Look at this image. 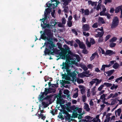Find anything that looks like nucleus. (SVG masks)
Returning a JSON list of instances; mask_svg holds the SVG:
<instances>
[{"instance_id": "52", "label": "nucleus", "mask_w": 122, "mask_h": 122, "mask_svg": "<svg viewBox=\"0 0 122 122\" xmlns=\"http://www.w3.org/2000/svg\"><path fill=\"white\" fill-rule=\"evenodd\" d=\"M49 88L50 91V93L53 92H54L56 91V90L54 89L51 88Z\"/></svg>"}, {"instance_id": "25", "label": "nucleus", "mask_w": 122, "mask_h": 122, "mask_svg": "<svg viewBox=\"0 0 122 122\" xmlns=\"http://www.w3.org/2000/svg\"><path fill=\"white\" fill-rule=\"evenodd\" d=\"M38 117H39V118L41 117V119L44 120L46 118V117L45 116L43 115V114H38Z\"/></svg>"}, {"instance_id": "36", "label": "nucleus", "mask_w": 122, "mask_h": 122, "mask_svg": "<svg viewBox=\"0 0 122 122\" xmlns=\"http://www.w3.org/2000/svg\"><path fill=\"white\" fill-rule=\"evenodd\" d=\"M83 50L82 51V53L84 54H87L88 53V51L86 48L83 49Z\"/></svg>"}, {"instance_id": "19", "label": "nucleus", "mask_w": 122, "mask_h": 122, "mask_svg": "<svg viewBox=\"0 0 122 122\" xmlns=\"http://www.w3.org/2000/svg\"><path fill=\"white\" fill-rule=\"evenodd\" d=\"M112 51L110 50H107L106 51L105 55H112Z\"/></svg>"}, {"instance_id": "58", "label": "nucleus", "mask_w": 122, "mask_h": 122, "mask_svg": "<svg viewBox=\"0 0 122 122\" xmlns=\"http://www.w3.org/2000/svg\"><path fill=\"white\" fill-rule=\"evenodd\" d=\"M92 27L93 28H97L98 27V25L97 23H94L92 26Z\"/></svg>"}, {"instance_id": "63", "label": "nucleus", "mask_w": 122, "mask_h": 122, "mask_svg": "<svg viewBox=\"0 0 122 122\" xmlns=\"http://www.w3.org/2000/svg\"><path fill=\"white\" fill-rule=\"evenodd\" d=\"M46 11L47 15H49V14L50 13V9L48 8L46 9Z\"/></svg>"}, {"instance_id": "45", "label": "nucleus", "mask_w": 122, "mask_h": 122, "mask_svg": "<svg viewBox=\"0 0 122 122\" xmlns=\"http://www.w3.org/2000/svg\"><path fill=\"white\" fill-rule=\"evenodd\" d=\"M104 84H103L101 85L98 88V90L99 91H101L103 88L104 87Z\"/></svg>"}, {"instance_id": "37", "label": "nucleus", "mask_w": 122, "mask_h": 122, "mask_svg": "<svg viewBox=\"0 0 122 122\" xmlns=\"http://www.w3.org/2000/svg\"><path fill=\"white\" fill-rule=\"evenodd\" d=\"M67 24L69 27H71L72 25V23L71 21H69L67 23Z\"/></svg>"}, {"instance_id": "22", "label": "nucleus", "mask_w": 122, "mask_h": 122, "mask_svg": "<svg viewBox=\"0 0 122 122\" xmlns=\"http://www.w3.org/2000/svg\"><path fill=\"white\" fill-rule=\"evenodd\" d=\"M92 117H91L90 116L88 115L84 117V118L86 120L87 119V120H89V121H90V120H91V121L94 119H93V120H92Z\"/></svg>"}, {"instance_id": "48", "label": "nucleus", "mask_w": 122, "mask_h": 122, "mask_svg": "<svg viewBox=\"0 0 122 122\" xmlns=\"http://www.w3.org/2000/svg\"><path fill=\"white\" fill-rule=\"evenodd\" d=\"M71 31L73 33L75 34L76 35H78V33L75 29H71Z\"/></svg>"}, {"instance_id": "41", "label": "nucleus", "mask_w": 122, "mask_h": 122, "mask_svg": "<svg viewBox=\"0 0 122 122\" xmlns=\"http://www.w3.org/2000/svg\"><path fill=\"white\" fill-rule=\"evenodd\" d=\"M116 45V43L113 42L110 43L109 44V46L111 48L114 47Z\"/></svg>"}, {"instance_id": "23", "label": "nucleus", "mask_w": 122, "mask_h": 122, "mask_svg": "<svg viewBox=\"0 0 122 122\" xmlns=\"http://www.w3.org/2000/svg\"><path fill=\"white\" fill-rule=\"evenodd\" d=\"M119 65V64L117 63H115L113 66V67L115 69H117Z\"/></svg>"}, {"instance_id": "5", "label": "nucleus", "mask_w": 122, "mask_h": 122, "mask_svg": "<svg viewBox=\"0 0 122 122\" xmlns=\"http://www.w3.org/2000/svg\"><path fill=\"white\" fill-rule=\"evenodd\" d=\"M51 50H49L46 47V48L45 50L44 51V53L45 55H49L50 54L51 55H53V51H51Z\"/></svg>"}, {"instance_id": "60", "label": "nucleus", "mask_w": 122, "mask_h": 122, "mask_svg": "<svg viewBox=\"0 0 122 122\" xmlns=\"http://www.w3.org/2000/svg\"><path fill=\"white\" fill-rule=\"evenodd\" d=\"M103 40L102 37H99L98 40V42H101L103 41Z\"/></svg>"}, {"instance_id": "9", "label": "nucleus", "mask_w": 122, "mask_h": 122, "mask_svg": "<svg viewBox=\"0 0 122 122\" xmlns=\"http://www.w3.org/2000/svg\"><path fill=\"white\" fill-rule=\"evenodd\" d=\"M104 34V32L103 31H102L101 32H98L97 34L95 35V36L96 37H102Z\"/></svg>"}, {"instance_id": "15", "label": "nucleus", "mask_w": 122, "mask_h": 122, "mask_svg": "<svg viewBox=\"0 0 122 122\" xmlns=\"http://www.w3.org/2000/svg\"><path fill=\"white\" fill-rule=\"evenodd\" d=\"M114 70H112L110 71H109L107 72H106L105 73L107 74V76H109L112 74L114 71Z\"/></svg>"}, {"instance_id": "1", "label": "nucleus", "mask_w": 122, "mask_h": 122, "mask_svg": "<svg viewBox=\"0 0 122 122\" xmlns=\"http://www.w3.org/2000/svg\"><path fill=\"white\" fill-rule=\"evenodd\" d=\"M64 48H62L61 49V51L59 53V55L61 57V59H66L65 62H63L61 66H62L61 69H66L68 75L71 73V71L69 69V67L71 66L72 64L71 62L69 60H67L68 58L70 55L73 56V53L70 50L69 47L66 45H64Z\"/></svg>"}, {"instance_id": "32", "label": "nucleus", "mask_w": 122, "mask_h": 122, "mask_svg": "<svg viewBox=\"0 0 122 122\" xmlns=\"http://www.w3.org/2000/svg\"><path fill=\"white\" fill-rule=\"evenodd\" d=\"M94 80H95V79H92V81L90 82L89 83L91 86H92L93 84L96 82V81Z\"/></svg>"}, {"instance_id": "34", "label": "nucleus", "mask_w": 122, "mask_h": 122, "mask_svg": "<svg viewBox=\"0 0 122 122\" xmlns=\"http://www.w3.org/2000/svg\"><path fill=\"white\" fill-rule=\"evenodd\" d=\"M117 39V38L115 37H113L109 41L110 42H115Z\"/></svg>"}, {"instance_id": "47", "label": "nucleus", "mask_w": 122, "mask_h": 122, "mask_svg": "<svg viewBox=\"0 0 122 122\" xmlns=\"http://www.w3.org/2000/svg\"><path fill=\"white\" fill-rule=\"evenodd\" d=\"M80 17V16L78 17L77 16V15L76 14L73 15V17H74L75 20H78L79 19V18Z\"/></svg>"}, {"instance_id": "62", "label": "nucleus", "mask_w": 122, "mask_h": 122, "mask_svg": "<svg viewBox=\"0 0 122 122\" xmlns=\"http://www.w3.org/2000/svg\"><path fill=\"white\" fill-rule=\"evenodd\" d=\"M105 67L104 65H103L102 66V68L101 69V70L102 71H104L105 70Z\"/></svg>"}, {"instance_id": "20", "label": "nucleus", "mask_w": 122, "mask_h": 122, "mask_svg": "<svg viewBox=\"0 0 122 122\" xmlns=\"http://www.w3.org/2000/svg\"><path fill=\"white\" fill-rule=\"evenodd\" d=\"M80 48L82 49L86 48V46L85 44H83L82 42H81L80 44L79 45Z\"/></svg>"}, {"instance_id": "21", "label": "nucleus", "mask_w": 122, "mask_h": 122, "mask_svg": "<svg viewBox=\"0 0 122 122\" xmlns=\"http://www.w3.org/2000/svg\"><path fill=\"white\" fill-rule=\"evenodd\" d=\"M84 108L87 111H89L90 110V108L89 107V106L87 103H85V104Z\"/></svg>"}, {"instance_id": "18", "label": "nucleus", "mask_w": 122, "mask_h": 122, "mask_svg": "<svg viewBox=\"0 0 122 122\" xmlns=\"http://www.w3.org/2000/svg\"><path fill=\"white\" fill-rule=\"evenodd\" d=\"M52 95H50L49 96H47L45 98V99L49 101H51V98L52 97Z\"/></svg>"}, {"instance_id": "28", "label": "nucleus", "mask_w": 122, "mask_h": 122, "mask_svg": "<svg viewBox=\"0 0 122 122\" xmlns=\"http://www.w3.org/2000/svg\"><path fill=\"white\" fill-rule=\"evenodd\" d=\"M104 86H106L107 87H110L112 86V84L111 83L107 82H105L104 83Z\"/></svg>"}, {"instance_id": "57", "label": "nucleus", "mask_w": 122, "mask_h": 122, "mask_svg": "<svg viewBox=\"0 0 122 122\" xmlns=\"http://www.w3.org/2000/svg\"><path fill=\"white\" fill-rule=\"evenodd\" d=\"M85 90L84 88H82L81 89V93L82 94H83L85 93Z\"/></svg>"}, {"instance_id": "54", "label": "nucleus", "mask_w": 122, "mask_h": 122, "mask_svg": "<svg viewBox=\"0 0 122 122\" xmlns=\"http://www.w3.org/2000/svg\"><path fill=\"white\" fill-rule=\"evenodd\" d=\"M111 36V35H107L105 39V41H107L110 38Z\"/></svg>"}, {"instance_id": "49", "label": "nucleus", "mask_w": 122, "mask_h": 122, "mask_svg": "<svg viewBox=\"0 0 122 122\" xmlns=\"http://www.w3.org/2000/svg\"><path fill=\"white\" fill-rule=\"evenodd\" d=\"M42 104L44 108H46L48 107V105L46 104L45 102L42 101Z\"/></svg>"}, {"instance_id": "10", "label": "nucleus", "mask_w": 122, "mask_h": 122, "mask_svg": "<svg viewBox=\"0 0 122 122\" xmlns=\"http://www.w3.org/2000/svg\"><path fill=\"white\" fill-rule=\"evenodd\" d=\"M41 95H40L39 96V99L40 101L42 102L45 99V97L44 96L45 95L43 93H41Z\"/></svg>"}, {"instance_id": "44", "label": "nucleus", "mask_w": 122, "mask_h": 122, "mask_svg": "<svg viewBox=\"0 0 122 122\" xmlns=\"http://www.w3.org/2000/svg\"><path fill=\"white\" fill-rule=\"evenodd\" d=\"M61 21L63 24L65 25L66 24V20L64 17H63Z\"/></svg>"}, {"instance_id": "35", "label": "nucleus", "mask_w": 122, "mask_h": 122, "mask_svg": "<svg viewBox=\"0 0 122 122\" xmlns=\"http://www.w3.org/2000/svg\"><path fill=\"white\" fill-rule=\"evenodd\" d=\"M90 42L92 45L95 43V40L92 38H90Z\"/></svg>"}, {"instance_id": "38", "label": "nucleus", "mask_w": 122, "mask_h": 122, "mask_svg": "<svg viewBox=\"0 0 122 122\" xmlns=\"http://www.w3.org/2000/svg\"><path fill=\"white\" fill-rule=\"evenodd\" d=\"M78 114L77 112H73V113L72 116L74 118H76L77 117Z\"/></svg>"}, {"instance_id": "43", "label": "nucleus", "mask_w": 122, "mask_h": 122, "mask_svg": "<svg viewBox=\"0 0 122 122\" xmlns=\"http://www.w3.org/2000/svg\"><path fill=\"white\" fill-rule=\"evenodd\" d=\"M86 43L88 47L89 48L91 47V44L90 42H89L87 40L86 41Z\"/></svg>"}, {"instance_id": "27", "label": "nucleus", "mask_w": 122, "mask_h": 122, "mask_svg": "<svg viewBox=\"0 0 122 122\" xmlns=\"http://www.w3.org/2000/svg\"><path fill=\"white\" fill-rule=\"evenodd\" d=\"M65 42L67 44H70L71 46H73V41H65Z\"/></svg>"}, {"instance_id": "11", "label": "nucleus", "mask_w": 122, "mask_h": 122, "mask_svg": "<svg viewBox=\"0 0 122 122\" xmlns=\"http://www.w3.org/2000/svg\"><path fill=\"white\" fill-rule=\"evenodd\" d=\"M44 92H41V93H43L44 94L45 96H46L48 94L50 93V92L49 88H45Z\"/></svg>"}, {"instance_id": "59", "label": "nucleus", "mask_w": 122, "mask_h": 122, "mask_svg": "<svg viewBox=\"0 0 122 122\" xmlns=\"http://www.w3.org/2000/svg\"><path fill=\"white\" fill-rule=\"evenodd\" d=\"M100 2L99 4L97 5V8H96V10H98L99 9L101 8V4L100 5Z\"/></svg>"}, {"instance_id": "2", "label": "nucleus", "mask_w": 122, "mask_h": 122, "mask_svg": "<svg viewBox=\"0 0 122 122\" xmlns=\"http://www.w3.org/2000/svg\"><path fill=\"white\" fill-rule=\"evenodd\" d=\"M52 36L50 30L49 29H46L40 37L41 39L48 41L45 43V44L46 45L47 48L51 51H53L54 49L53 47L54 46V45L52 41Z\"/></svg>"}, {"instance_id": "4", "label": "nucleus", "mask_w": 122, "mask_h": 122, "mask_svg": "<svg viewBox=\"0 0 122 122\" xmlns=\"http://www.w3.org/2000/svg\"><path fill=\"white\" fill-rule=\"evenodd\" d=\"M119 23V20L117 16H115L113 20L112 24L111 26L112 29L114 28L118 25Z\"/></svg>"}, {"instance_id": "40", "label": "nucleus", "mask_w": 122, "mask_h": 122, "mask_svg": "<svg viewBox=\"0 0 122 122\" xmlns=\"http://www.w3.org/2000/svg\"><path fill=\"white\" fill-rule=\"evenodd\" d=\"M71 117V116L70 115L69 113H68V114L66 115V116H65L66 120H70V119Z\"/></svg>"}, {"instance_id": "17", "label": "nucleus", "mask_w": 122, "mask_h": 122, "mask_svg": "<svg viewBox=\"0 0 122 122\" xmlns=\"http://www.w3.org/2000/svg\"><path fill=\"white\" fill-rule=\"evenodd\" d=\"M117 98H115V99H111V100H112V101L111 102V105H113L115 104L116 103H117Z\"/></svg>"}, {"instance_id": "8", "label": "nucleus", "mask_w": 122, "mask_h": 122, "mask_svg": "<svg viewBox=\"0 0 122 122\" xmlns=\"http://www.w3.org/2000/svg\"><path fill=\"white\" fill-rule=\"evenodd\" d=\"M56 97L57 98V103L58 104H60L61 102V100L62 99L61 96L60 95H57L56 96Z\"/></svg>"}, {"instance_id": "46", "label": "nucleus", "mask_w": 122, "mask_h": 122, "mask_svg": "<svg viewBox=\"0 0 122 122\" xmlns=\"http://www.w3.org/2000/svg\"><path fill=\"white\" fill-rule=\"evenodd\" d=\"M84 14L86 15H89V11L88 9H86L84 10Z\"/></svg>"}, {"instance_id": "13", "label": "nucleus", "mask_w": 122, "mask_h": 122, "mask_svg": "<svg viewBox=\"0 0 122 122\" xmlns=\"http://www.w3.org/2000/svg\"><path fill=\"white\" fill-rule=\"evenodd\" d=\"M96 55H97L98 57L99 56L98 55L97 52H95L92 54V56L90 58V60L91 61L93 60L95 58Z\"/></svg>"}, {"instance_id": "24", "label": "nucleus", "mask_w": 122, "mask_h": 122, "mask_svg": "<svg viewBox=\"0 0 122 122\" xmlns=\"http://www.w3.org/2000/svg\"><path fill=\"white\" fill-rule=\"evenodd\" d=\"M107 95V94H103L101 96L100 99L102 100H103L104 101H105L106 100L105 97Z\"/></svg>"}, {"instance_id": "51", "label": "nucleus", "mask_w": 122, "mask_h": 122, "mask_svg": "<svg viewBox=\"0 0 122 122\" xmlns=\"http://www.w3.org/2000/svg\"><path fill=\"white\" fill-rule=\"evenodd\" d=\"M121 109L120 108H119L118 109L117 111L116 110L115 111V114L116 115L117 114V113H121Z\"/></svg>"}, {"instance_id": "50", "label": "nucleus", "mask_w": 122, "mask_h": 122, "mask_svg": "<svg viewBox=\"0 0 122 122\" xmlns=\"http://www.w3.org/2000/svg\"><path fill=\"white\" fill-rule=\"evenodd\" d=\"M69 90L67 89H66L64 90L63 93L64 94L68 95L69 94Z\"/></svg>"}, {"instance_id": "12", "label": "nucleus", "mask_w": 122, "mask_h": 122, "mask_svg": "<svg viewBox=\"0 0 122 122\" xmlns=\"http://www.w3.org/2000/svg\"><path fill=\"white\" fill-rule=\"evenodd\" d=\"M71 1V0H62V1L64 2L63 5L65 6L67 5Z\"/></svg>"}, {"instance_id": "29", "label": "nucleus", "mask_w": 122, "mask_h": 122, "mask_svg": "<svg viewBox=\"0 0 122 122\" xmlns=\"http://www.w3.org/2000/svg\"><path fill=\"white\" fill-rule=\"evenodd\" d=\"M121 7L120 6H119L115 10V12L116 13H117L119 12Z\"/></svg>"}, {"instance_id": "7", "label": "nucleus", "mask_w": 122, "mask_h": 122, "mask_svg": "<svg viewBox=\"0 0 122 122\" xmlns=\"http://www.w3.org/2000/svg\"><path fill=\"white\" fill-rule=\"evenodd\" d=\"M76 75L77 74L75 72V71H74L73 72H71L69 76L72 77L73 81H74L76 78Z\"/></svg>"}, {"instance_id": "14", "label": "nucleus", "mask_w": 122, "mask_h": 122, "mask_svg": "<svg viewBox=\"0 0 122 122\" xmlns=\"http://www.w3.org/2000/svg\"><path fill=\"white\" fill-rule=\"evenodd\" d=\"M95 81H96V83L95 84V86H97L99 84H100L102 81V79H100L99 80L98 79L96 78H95Z\"/></svg>"}, {"instance_id": "6", "label": "nucleus", "mask_w": 122, "mask_h": 122, "mask_svg": "<svg viewBox=\"0 0 122 122\" xmlns=\"http://www.w3.org/2000/svg\"><path fill=\"white\" fill-rule=\"evenodd\" d=\"M82 28L83 31H88L90 29L89 25L87 24L84 25L82 27Z\"/></svg>"}, {"instance_id": "3", "label": "nucleus", "mask_w": 122, "mask_h": 122, "mask_svg": "<svg viewBox=\"0 0 122 122\" xmlns=\"http://www.w3.org/2000/svg\"><path fill=\"white\" fill-rule=\"evenodd\" d=\"M48 15L45 12L44 18L41 19L40 20H43L41 22V26L42 28L44 29L46 28V27L49 28L50 27V25L49 24H47L46 23H45V20H46Z\"/></svg>"}, {"instance_id": "33", "label": "nucleus", "mask_w": 122, "mask_h": 122, "mask_svg": "<svg viewBox=\"0 0 122 122\" xmlns=\"http://www.w3.org/2000/svg\"><path fill=\"white\" fill-rule=\"evenodd\" d=\"M55 4H49V7H51V9L52 8L54 9L56 7L55 6Z\"/></svg>"}, {"instance_id": "64", "label": "nucleus", "mask_w": 122, "mask_h": 122, "mask_svg": "<svg viewBox=\"0 0 122 122\" xmlns=\"http://www.w3.org/2000/svg\"><path fill=\"white\" fill-rule=\"evenodd\" d=\"M114 9L113 8H112L110 10V12L111 13H113L114 11Z\"/></svg>"}, {"instance_id": "26", "label": "nucleus", "mask_w": 122, "mask_h": 122, "mask_svg": "<svg viewBox=\"0 0 122 122\" xmlns=\"http://www.w3.org/2000/svg\"><path fill=\"white\" fill-rule=\"evenodd\" d=\"M77 82L78 84H80L83 83L84 82V81L82 79L77 78Z\"/></svg>"}, {"instance_id": "31", "label": "nucleus", "mask_w": 122, "mask_h": 122, "mask_svg": "<svg viewBox=\"0 0 122 122\" xmlns=\"http://www.w3.org/2000/svg\"><path fill=\"white\" fill-rule=\"evenodd\" d=\"M50 23L51 24L52 26H55L57 24L55 20L51 21L50 22Z\"/></svg>"}, {"instance_id": "30", "label": "nucleus", "mask_w": 122, "mask_h": 122, "mask_svg": "<svg viewBox=\"0 0 122 122\" xmlns=\"http://www.w3.org/2000/svg\"><path fill=\"white\" fill-rule=\"evenodd\" d=\"M118 86L117 85H115V84H113L112 86L111 87L110 89L112 90H113L114 88L117 89Z\"/></svg>"}, {"instance_id": "53", "label": "nucleus", "mask_w": 122, "mask_h": 122, "mask_svg": "<svg viewBox=\"0 0 122 122\" xmlns=\"http://www.w3.org/2000/svg\"><path fill=\"white\" fill-rule=\"evenodd\" d=\"M119 80H120L121 81H122V76L116 79L115 81L116 82H118Z\"/></svg>"}, {"instance_id": "16", "label": "nucleus", "mask_w": 122, "mask_h": 122, "mask_svg": "<svg viewBox=\"0 0 122 122\" xmlns=\"http://www.w3.org/2000/svg\"><path fill=\"white\" fill-rule=\"evenodd\" d=\"M62 76L66 80H68L70 81H71V79L70 77H69V76L67 75L63 74L62 75Z\"/></svg>"}, {"instance_id": "42", "label": "nucleus", "mask_w": 122, "mask_h": 122, "mask_svg": "<svg viewBox=\"0 0 122 122\" xmlns=\"http://www.w3.org/2000/svg\"><path fill=\"white\" fill-rule=\"evenodd\" d=\"M82 100L84 102H86V97L85 95L82 96Z\"/></svg>"}, {"instance_id": "55", "label": "nucleus", "mask_w": 122, "mask_h": 122, "mask_svg": "<svg viewBox=\"0 0 122 122\" xmlns=\"http://www.w3.org/2000/svg\"><path fill=\"white\" fill-rule=\"evenodd\" d=\"M83 34L84 35L87 36H88L89 35V34L88 33H86V31L83 32Z\"/></svg>"}, {"instance_id": "39", "label": "nucleus", "mask_w": 122, "mask_h": 122, "mask_svg": "<svg viewBox=\"0 0 122 122\" xmlns=\"http://www.w3.org/2000/svg\"><path fill=\"white\" fill-rule=\"evenodd\" d=\"M99 20L101 22L102 24L105 23V22L104 21L103 18L102 17H100L99 18Z\"/></svg>"}, {"instance_id": "61", "label": "nucleus", "mask_w": 122, "mask_h": 122, "mask_svg": "<svg viewBox=\"0 0 122 122\" xmlns=\"http://www.w3.org/2000/svg\"><path fill=\"white\" fill-rule=\"evenodd\" d=\"M105 15L107 16V18L108 19H110L111 15L109 14L108 13H106Z\"/></svg>"}, {"instance_id": "56", "label": "nucleus", "mask_w": 122, "mask_h": 122, "mask_svg": "<svg viewBox=\"0 0 122 122\" xmlns=\"http://www.w3.org/2000/svg\"><path fill=\"white\" fill-rule=\"evenodd\" d=\"M105 12L103 11H101L100 13V15H105L106 13H105Z\"/></svg>"}]
</instances>
